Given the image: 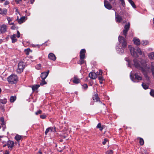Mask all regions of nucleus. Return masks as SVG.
Wrapping results in <instances>:
<instances>
[{"mask_svg": "<svg viewBox=\"0 0 154 154\" xmlns=\"http://www.w3.org/2000/svg\"><path fill=\"white\" fill-rule=\"evenodd\" d=\"M84 58H80V60L79 61V63L80 64H82L85 63V60H84Z\"/></svg>", "mask_w": 154, "mask_h": 154, "instance_id": "nucleus-32", "label": "nucleus"}, {"mask_svg": "<svg viewBox=\"0 0 154 154\" xmlns=\"http://www.w3.org/2000/svg\"><path fill=\"white\" fill-rule=\"evenodd\" d=\"M82 88L85 90H86L88 88V86L86 84H84L82 85Z\"/></svg>", "mask_w": 154, "mask_h": 154, "instance_id": "nucleus-36", "label": "nucleus"}, {"mask_svg": "<svg viewBox=\"0 0 154 154\" xmlns=\"http://www.w3.org/2000/svg\"><path fill=\"white\" fill-rule=\"evenodd\" d=\"M15 2L17 4H18L21 1V0H15Z\"/></svg>", "mask_w": 154, "mask_h": 154, "instance_id": "nucleus-51", "label": "nucleus"}, {"mask_svg": "<svg viewBox=\"0 0 154 154\" xmlns=\"http://www.w3.org/2000/svg\"><path fill=\"white\" fill-rule=\"evenodd\" d=\"M38 152L40 154H42V152L40 151H39Z\"/></svg>", "mask_w": 154, "mask_h": 154, "instance_id": "nucleus-57", "label": "nucleus"}, {"mask_svg": "<svg viewBox=\"0 0 154 154\" xmlns=\"http://www.w3.org/2000/svg\"><path fill=\"white\" fill-rule=\"evenodd\" d=\"M11 40H12V43H14L17 41V39L16 38H11Z\"/></svg>", "mask_w": 154, "mask_h": 154, "instance_id": "nucleus-41", "label": "nucleus"}, {"mask_svg": "<svg viewBox=\"0 0 154 154\" xmlns=\"http://www.w3.org/2000/svg\"><path fill=\"white\" fill-rule=\"evenodd\" d=\"M8 24L10 25H12L13 26L14 25V23L13 22L12 23H8Z\"/></svg>", "mask_w": 154, "mask_h": 154, "instance_id": "nucleus-53", "label": "nucleus"}, {"mask_svg": "<svg viewBox=\"0 0 154 154\" xmlns=\"http://www.w3.org/2000/svg\"><path fill=\"white\" fill-rule=\"evenodd\" d=\"M7 19L8 21V23H10L11 21H12V18H11L9 17H7Z\"/></svg>", "mask_w": 154, "mask_h": 154, "instance_id": "nucleus-40", "label": "nucleus"}, {"mask_svg": "<svg viewBox=\"0 0 154 154\" xmlns=\"http://www.w3.org/2000/svg\"><path fill=\"white\" fill-rule=\"evenodd\" d=\"M106 154H112L113 152L112 150H109L106 152Z\"/></svg>", "mask_w": 154, "mask_h": 154, "instance_id": "nucleus-35", "label": "nucleus"}, {"mask_svg": "<svg viewBox=\"0 0 154 154\" xmlns=\"http://www.w3.org/2000/svg\"><path fill=\"white\" fill-rule=\"evenodd\" d=\"M70 81H72L75 84H78L80 82V79L78 78L77 76H75L74 77L73 79H71Z\"/></svg>", "mask_w": 154, "mask_h": 154, "instance_id": "nucleus-9", "label": "nucleus"}, {"mask_svg": "<svg viewBox=\"0 0 154 154\" xmlns=\"http://www.w3.org/2000/svg\"><path fill=\"white\" fill-rule=\"evenodd\" d=\"M109 1L110 2H111L113 0H109Z\"/></svg>", "mask_w": 154, "mask_h": 154, "instance_id": "nucleus-63", "label": "nucleus"}, {"mask_svg": "<svg viewBox=\"0 0 154 154\" xmlns=\"http://www.w3.org/2000/svg\"><path fill=\"white\" fill-rule=\"evenodd\" d=\"M45 79H42V81L40 82V84L41 85H44L46 84V82L45 81Z\"/></svg>", "mask_w": 154, "mask_h": 154, "instance_id": "nucleus-33", "label": "nucleus"}, {"mask_svg": "<svg viewBox=\"0 0 154 154\" xmlns=\"http://www.w3.org/2000/svg\"><path fill=\"white\" fill-rule=\"evenodd\" d=\"M150 94L152 96L154 97V90L152 89L151 90L150 92Z\"/></svg>", "mask_w": 154, "mask_h": 154, "instance_id": "nucleus-37", "label": "nucleus"}, {"mask_svg": "<svg viewBox=\"0 0 154 154\" xmlns=\"http://www.w3.org/2000/svg\"><path fill=\"white\" fill-rule=\"evenodd\" d=\"M125 60H126V61L128 62V65L130 67L131 66H130V65L129 60V59L127 57H126L125 58Z\"/></svg>", "mask_w": 154, "mask_h": 154, "instance_id": "nucleus-45", "label": "nucleus"}, {"mask_svg": "<svg viewBox=\"0 0 154 154\" xmlns=\"http://www.w3.org/2000/svg\"><path fill=\"white\" fill-rule=\"evenodd\" d=\"M85 49H82L80 51V57L82 58H84L85 57Z\"/></svg>", "mask_w": 154, "mask_h": 154, "instance_id": "nucleus-15", "label": "nucleus"}, {"mask_svg": "<svg viewBox=\"0 0 154 154\" xmlns=\"http://www.w3.org/2000/svg\"><path fill=\"white\" fill-rule=\"evenodd\" d=\"M42 112V111L41 110H39L35 112V114L36 115H38V114H41Z\"/></svg>", "mask_w": 154, "mask_h": 154, "instance_id": "nucleus-44", "label": "nucleus"}, {"mask_svg": "<svg viewBox=\"0 0 154 154\" xmlns=\"http://www.w3.org/2000/svg\"><path fill=\"white\" fill-rule=\"evenodd\" d=\"M27 19V18L25 17H23L19 19V17L17 16V20H18V23L21 24L25 21Z\"/></svg>", "mask_w": 154, "mask_h": 154, "instance_id": "nucleus-13", "label": "nucleus"}, {"mask_svg": "<svg viewBox=\"0 0 154 154\" xmlns=\"http://www.w3.org/2000/svg\"><path fill=\"white\" fill-rule=\"evenodd\" d=\"M30 2L32 4L33 3V2H34V0H30Z\"/></svg>", "mask_w": 154, "mask_h": 154, "instance_id": "nucleus-56", "label": "nucleus"}, {"mask_svg": "<svg viewBox=\"0 0 154 154\" xmlns=\"http://www.w3.org/2000/svg\"><path fill=\"white\" fill-rule=\"evenodd\" d=\"M128 47L130 50L131 55L134 57H137V53L139 54L140 55H141L142 54L141 49L138 47H137L136 49H135L133 48L131 45H128Z\"/></svg>", "mask_w": 154, "mask_h": 154, "instance_id": "nucleus-3", "label": "nucleus"}, {"mask_svg": "<svg viewBox=\"0 0 154 154\" xmlns=\"http://www.w3.org/2000/svg\"><path fill=\"white\" fill-rule=\"evenodd\" d=\"M138 139H139V143L141 145H143L144 143V142L143 139L142 138L140 137H139Z\"/></svg>", "mask_w": 154, "mask_h": 154, "instance_id": "nucleus-31", "label": "nucleus"}, {"mask_svg": "<svg viewBox=\"0 0 154 154\" xmlns=\"http://www.w3.org/2000/svg\"><path fill=\"white\" fill-rule=\"evenodd\" d=\"M49 58L53 61H55L56 60V57L54 54L52 53H50L48 55Z\"/></svg>", "mask_w": 154, "mask_h": 154, "instance_id": "nucleus-16", "label": "nucleus"}, {"mask_svg": "<svg viewBox=\"0 0 154 154\" xmlns=\"http://www.w3.org/2000/svg\"><path fill=\"white\" fill-rule=\"evenodd\" d=\"M2 137V136H0V140H1V138Z\"/></svg>", "mask_w": 154, "mask_h": 154, "instance_id": "nucleus-59", "label": "nucleus"}, {"mask_svg": "<svg viewBox=\"0 0 154 154\" xmlns=\"http://www.w3.org/2000/svg\"><path fill=\"white\" fill-rule=\"evenodd\" d=\"M17 76L15 75H11L7 79L8 82L11 84L15 83L17 82Z\"/></svg>", "mask_w": 154, "mask_h": 154, "instance_id": "nucleus-5", "label": "nucleus"}, {"mask_svg": "<svg viewBox=\"0 0 154 154\" xmlns=\"http://www.w3.org/2000/svg\"><path fill=\"white\" fill-rule=\"evenodd\" d=\"M104 4L105 7L108 10H111L112 8V6L109 2L106 0H104Z\"/></svg>", "mask_w": 154, "mask_h": 154, "instance_id": "nucleus-7", "label": "nucleus"}, {"mask_svg": "<svg viewBox=\"0 0 154 154\" xmlns=\"http://www.w3.org/2000/svg\"><path fill=\"white\" fill-rule=\"evenodd\" d=\"M2 91V89H1L0 88V93Z\"/></svg>", "mask_w": 154, "mask_h": 154, "instance_id": "nucleus-58", "label": "nucleus"}, {"mask_svg": "<svg viewBox=\"0 0 154 154\" xmlns=\"http://www.w3.org/2000/svg\"><path fill=\"white\" fill-rule=\"evenodd\" d=\"M128 1L129 3L131 4V5L134 8H136V6L134 2L132 0H128Z\"/></svg>", "mask_w": 154, "mask_h": 154, "instance_id": "nucleus-24", "label": "nucleus"}, {"mask_svg": "<svg viewBox=\"0 0 154 154\" xmlns=\"http://www.w3.org/2000/svg\"><path fill=\"white\" fill-rule=\"evenodd\" d=\"M41 65L40 64H38L35 66L36 69H39L41 68Z\"/></svg>", "mask_w": 154, "mask_h": 154, "instance_id": "nucleus-38", "label": "nucleus"}, {"mask_svg": "<svg viewBox=\"0 0 154 154\" xmlns=\"http://www.w3.org/2000/svg\"><path fill=\"white\" fill-rule=\"evenodd\" d=\"M55 128L53 127H49L47 128L45 131V134L46 135L49 132L51 131L52 132H54L55 131Z\"/></svg>", "mask_w": 154, "mask_h": 154, "instance_id": "nucleus-14", "label": "nucleus"}, {"mask_svg": "<svg viewBox=\"0 0 154 154\" xmlns=\"http://www.w3.org/2000/svg\"><path fill=\"white\" fill-rule=\"evenodd\" d=\"M14 145V142L13 141H8L7 143V145L9 148L12 149Z\"/></svg>", "mask_w": 154, "mask_h": 154, "instance_id": "nucleus-20", "label": "nucleus"}, {"mask_svg": "<svg viewBox=\"0 0 154 154\" xmlns=\"http://www.w3.org/2000/svg\"><path fill=\"white\" fill-rule=\"evenodd\" d=\"M1 128V126L0 125V128Z\"/></svg>", "mask_w": 154, "mask_h": 154, "instance_id": "nucleus-64", "label": "nucleus"}, {"mask_svg": "<svg viewBox=\"0 0 154 154\" xmlns=\"http://www.w3.org/2000/svg\"><path fill=\"white\" fill-rule=\"evenodd\" d=\"M0 108L2 109V110H4V107L2 106H0Z\"/></svg>", "mask_w": 154, "mask_h": 154, "instance_id": "nucleus-55", "label": "nucleus"}, {"mask_svg": "<svg viewBox=\"0 0 154 154\" xmlns=\"http://www.w3.org/2000/svg\"><path fill=\"white\" fill-rule=\"evenodd\" d=\"M2 125V126L3 127V129L4 130L6 128V127L5 126V125Z\"/></svg>", "mask_w": 154, "mask_h": 154, "instance_id": "nucleus-54", "label": "nucleus"}, {"mask_svg": "<svg viewBox=\"0 0 154 154\" xmlns=\"http://www.w3.org/2000/svg\"><path fill=\"white\" fill-rule=\"evenodd\" d=\"M0 121L2 122L1 125H5V122H4V119L3 117H1L0 119Z\"/></svg>", "mask_w": 154, "mask_h": 154, "instance_id": "nucleus-34", "label": "nucleus"}, {"mask_svg": "<svg viewBox=\"0 0 154 154\" xmlns=\"http://www.w3.org/2000/svg\"><path fill=\"white\" fill-rule=\"evenodd\" d=\"M32 51L30 50L29 48H27L26 49H25L24 50V52L27 55H28L29 54V52Z\"/></svg>", "mask_w": 154, "mask_h": 154, "instance_id": "nucleus-30", "label": "nucleus"}, {"mask_svg": "<svg viewBox=\"0 0 154 154\" xmlns=\"http://www.w3.org/2000/svg\"><path fill=\"white\" fill-rule=\"evenodd\" d=\"M7 12V10L5 8L2 9L0 8V14L3 16L6 14Z\"/></svg>", "mask_w": 154, "mask_h": 154, "instance_id": "nucleus-17", "label": "nucleus"}, {"mask_svg": "<svg viewBox=\"0 0 154 154\" xmlns=\"http://www.w3.org/2000/svg\"><path fill=\"white\" fill-rule=\"evenodd\" d=\"M148 56L149 59L154 60V51L149 54Z\"/></svg>", "mask_w": 154, "mask_h": 154, "instance_id": "nucleus-21", "label": "nucleus"}, {"mask_svg": "<svg viewBox=\"0 0 154 154\" xmlns=\"http://www.w3.org/2000/svg\"><path fill=\"white\" fill-rule=\"evenodd\" d=\"M132 71L131 72L130 75V78L131 80L134 82H137L141 80L142 79V77L137 73H135L134 75L135 78L132 77Z\"/></svg>", "mask_w": 154, "mask_h": 154, "instance_id": "nucleus-4", "label": "nucleus"}, {"mask_svg": "<svg viewBox=\"0 0 154 154\" xmlns=\"http://www.w3.org/2000/svg\"><path fill=\"white\" fill-rule=\"evenodd\" d=\"M0 102L3 104H5L7 102V100L6 99H3L0 100Z\"/></svg>", "mask_w": 154, "mask_h": 154, "instance_id": "nucleus-29", "label": "nucleus"}, {"mask_svg": "<svg viewBox=\"0 0 154 154\" xmlns=\"http://www.w3.org/2000/svg\"><path fill=\"white\" fill-rule=\"evenodd\" d=\"M97 128H99L100 131H102L103 128V126H101L100 123H99L97 126Z\"/></svg>", "mask_w": 154, "mask_h": 154, "instance_id": "nucleus-26", "label": "nucleus"}, {"mask_svg": "<svg viewBox=\"0 0 154 154\" xmlns=\"http://www.w3.org/2000/svg\"><path fill=\"white\" fill-rule=\"evenodd\" d=\"M16 97L15 96H12L10 98V101L11 102H14L16 99Z\"/></svg>", "mask_w": 154, "mask_h": 154, "instance_id": "nucleus-28", "label": "nucleus"}, {"mask_svg": "<svg viewBox=\"0 0 154 154\" xmlns=\"http://www.w3.org/2000/svg\"><path fill=\"white\" fill-rule=\"evenodd\" d=\"M133 61L135 66L138 69L141 70L144 75L146 82H145L142 83V85L143 88L145 89L148 88L150 81L149 77L146 74L148 73L150 71L149 66H147L145 61L143 60H142L141 62H140L136 59H134V60Z\"/></svg>", "mask_w": 154, "mask_h": 154, "instance_id": "nucleus-1", "label": "nucleus"}, {"mask_svg": "<svg viewBox=\"0 0 154 154\" xmlns=\"http://www.w3.org/2000/svg\"><path fill=\"white\" fill-rule=\"evenodd\" d=\"M102 74V70H100L99 72H97V75H101Z\"/></svg>", "mask_w": 154, "mask_h": 154, "instance_id": "nucleus-43", "label": "nucleus"}, {"mask_svg": "<svg viewBox=\"0 0 154 154\" xmlns=\"http://www.w3.org/2000/svg\"><path fill=\"white\" fill-rule=\"evenodd\" d=\"M46 116L45 114H43L40 116V117L42 119H45L46 117Z\"/></svg>", "mask_w": 154, "mask_h": 154, "instance_id": "nucleus-42", "label": "nucleus"}, {"mask_svg": "<svg viewBox=\"0 0 154 154\" xmlns=\"http://www.w3.org/2000/svg\"><path fill=\"white\" fill-rule=\"evenodd\" d=\"M22 138V137L20 135H19L18 134H17L15 137V139L17 140L18 141Z\"/></svg>", "mask_w": 154, "mask_h": 154, "instance_id": "nucleus-27", "label": "nucleus"}, {"mask_svg": "<svg viewBox=\"0 0 154 154\" xmlns=\"http://www.w3.org/2000/svg\"><path fill=\"white\" fill-rule=\"evenodd\" d=\"M17 36L15 34H14L11 36V38H16L17 36L18 38H19L20 37V33L18 31H17Z\"/></svg>", "mask_w": 154, "mask_h": 154, "instance_id": "nucleus-22", "label": "nucleus"}, {"mask_svg": "<svg viewBox=\"0 0 154 154\" xmlns=\"http://www.w3.org/2000/svg\"><path fill=\"white\" fill-rule=\"evenodd\" d=\"M6 146V145H3V146H4V147L5 146Z\"/></svg>", "mask_w": 154, "mask_h": 154, "instance_id": "nucleus-62", "label": "nucleus"}, {"mask_svg": "<svg viewBox=\"0 0 154 154\" xmlns=\"http://www.w3.org/2000/svg\"><path fill=\"white\" fill-rule=\"evenodd\" d=\"M93 100L95 102L100 101V98L98 97V95L97 94H95L93 96Z\"/></svg>", "mask_w": 154, "mask_h": 154, "instance_id": "nucleus-19", "label": "nucleus"}, {"mask_svg": "<svg viewBox=\"0 0 154 154\" xmlns=\"http://www.w3.org/2000/svg\"><path fill=\"white\" fill-rule=\"evenodd\" d=\"M40 86L39 85H33L32 87V89L33 91H35Z\"/></svg>", "mask_w": 154, "mask_h": 154, "instance_id": "nucleus-23", "label": "nucleus"}, {"mask_svg": "<svg viewBox=\"0 0 154 154\" xmlns=\"http://www.w3.org/2000/svg\"><path fill=\"white\" fill-rule=\"evenodd\" d=\"M123 6L125 7V3L124 0H120Z\"/></svg>", "mask_w": 154, "mask_h": 154, "instance_id": "nucleus-39", "label": "nucleus"}, {"mask_svg": "<svg viewBox=\"0 0 154 154\" xmlns=\"http://www.w3.org/2000/svg\"><path fill=\"white\" fill-rule=\"evenodd\" d=\"M49 72V71L48 70L47 72H44L41 73V77L42 79H45L47 77Z\"/></svg>", "mask_w": 154, "mask_h": 154, "instance_id": "nucleus-11", "label": "nucleus"}, {"mask_svg": "<svg viewBox=\"0 0 154 154\" xmlns=\"http://www.w3.org/2000/svg\"><path fill=\"white\" fill-rule=\"evenodd\" d=\"M7 26L3 24L0 26V32L1 33H4L7 31Z\"/></svg>", "mask_w": 154, "mask_h": 154, "instance_id": "nucleus-8", "label": "nucleus"}, {"mask_svg": "<svg viewBox=\"0 0 154 154\" xmlns=\"http://www.w3.org/2000/svg\"><path fill=\"white\" fill-rule=\"evenodd\" d=\"M149 43V42L147 40H143L141 42V44L142 45H146Z\"/></svg>", "mask_w": 154, "mask_h": 154, "instance_id": "nucleus-25", "label": "nucleus"}, {"mask_svg": "<svg viewBox=\"0 0 154 154\" xmlns=\"http://www.w3.org/2000/svg\"><path fill=\"white\" fill-rule=\"evenodd\" d=\"M116 12H115V19L117 22L120 23L122 20V17L119 14H116Z\"/></svg>", "mask_w": 154, "mask_h": 154, "instance_id": "nucleus-10", "label": "nucleus"}, {"mask_svg": "<svg viewBox=\"0 0 154 154\" xmlns=\"http://www.w3.org/2000/svg\"><path fill=\"white\" fill-rule=\"evenodd\" d=\"M99 79L100 81H102L103 80V77L102 76H100L98 78Z\"/></svg>", "mask_w": 154, "mask_h": 154, "instance_id": "nucleus-49", "label": "nucleus"}, {"mask_svg": "<svg viewBox=\"0 0 154 154\" xmlns=\"http://www.w3.org/2000/svg\"><path fill=\"white\" fill-rule=\"evenodd\" d=\"M5 0H1V1H2V2H3V1H5Z\"/></svg>", "mask_w": 154, "mask_h": 154, "instance_id": "nucleus-61", "label": "nucleus"}, {"mask_svg": "<svg viewBox=\"0 0 154 154\" xmlns=\"http://www.w3.org/2000/svg\"><path fill=\"white\" fill-rule=\"evenodd\" d=\"M16 29V27L14 26V25L13 26L11 27V29Z\"/></svg>", "mask_w": 154, "mask_h": 154, "instance_id": "nucleus-50", "label": "nucleus"}, {"mask_svg": "<svg viewBox=\"0 0 154 154\" xmlns=\"http://www.w3.org/2000/svg\"><path fill=\"white\" fill-rule=\"evenodd\" d=\"M89 76L93 79H96L97 77V75L95 73L91 72L89 73Z\"/></svg>", "mask_w": 154, "mask_h": 154, "instance_id": "nucleus-12", "label": "nucleus"}, {"mask_svg": "<svg viewBox=\"0 0 154 154\" xmlns=\"http://www.w3.org/2000/svg\"><path fill=\"white\" fill-rule=\"evenodd\" d=\"M9 2L8 1H6L4 3L5 5H6L9 4Z\"/></svg>", "mask_w": 154, "mask_h": 154, "instance_id": "nucleus-48", "label": "nucleus"}, {"mask_svg": "<svg viewBox=\"0 0 154 154\" xmlns=\"http://www.w3.org/2000/svg\"><path fill=\"white\" fill-rule=\"evenodd\" d=\"M15 14L16 15H17V14H18L20 15V14L19 13V12L18 11V9L17 8L15 9Z\"/></svg>", "mask_w": 154, "mask_h": 154, "instance_id": "nucleus-47", "label": "nucleus"}, {"mask_svg": "<svg viewBox=\"0 0 154 154\" xmlns=\"http://www.w3.org/2000/svg\"><path fill=\"white\" fill-rule=\"evenodd\" d=\"M25 63L23 62H19L18 65V68L17 69V72L18 73H20L23 71L24 68Z\"/></svg>", "mask_w": 154, "mask_h": 154, "instance_id": "nucleus-6", "label": "nucleus"}, {"mask_svg": "<svg viewBox=\"0 0 154 154\" xmlns=\"http://www.w3.org/2000/svg\"><path fill=\"white\" fill-rule=\"evenodd\" d=\"M130 26V23H128L126 24L124 26V29L123 31V33H121V35L123 34L125 38L122 36L119 35V36L118 40L119 43L122 45L123 48L120 49L117 47L116 48V50L118 53L119 54H122L124 52V50L123 48H125L127 46V43L125 38L126 37L127 34L129 29Z\"/></svg>", "mask_w": 154, "mask_h": 154, "instance_id": "nucleus-2", "label": "nucleus"}, {"mask_svg": "<svg viewBox=\"0 0 154 154\" xmlns=\"http://www.w3.org/2000/svg\"><path fill=\"white\" fill-rule=\"evenodd\" d=\"M107 141V139H104V141H103V142H102L103 144V145L105 144L106 143V142Z\"/></svg>", "mask_w": 154, "mask_h": 154, "instance_id": "nucleus-46", "label": "nucleus"}, {"mask_svg": "<svg viewBox=\"0 0 154 154\" xmlns=\"http://www.w3.org/2000/svg\"><path fill=\"white\" fill-rule=\"evenodd\" d=\"M4 154H9V152L7 150H6Z\"/></svg>", "mask_w": 154, "mask_h": 154, "instance_id": "nucleus-52", "label": "nucleus"}, {"mask_svg": "<svg viewBox=\"0 0 154 154\" xmlns=\"http://www.w3.org/2000/svg\"><path fill=\"white\" fill-rule=\"evenodd\" d=\"M133 41L134 44L137 45H138L140 44V40L136 37H134V38Z\"/></svg>", "mask_w": 154, "mask_h": 154, "instance_id": "nucleus-18", "label": "nucleus"}, {"mask_svg": "<svg viewBox=\"0 0 154 154\" xmlns=\"http://www.w3.org/2000/svg\"><path fill=\"white\" fill-rule=\"evenodd\" d=\"M153 23L154 24V18L153 19Z\"/></svg>", "mask_w": 154, "mask_h": 154, "instance_id": "nucleus-60", "label": "nucleus"}]
</instances>
